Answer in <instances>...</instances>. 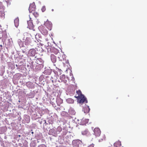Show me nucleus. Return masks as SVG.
<instances>
[{"label":"nucleus","mask_w":147,"mask_h":147,"mask_svg":"<svg viewBox=\"0 0 147 147\" xmlns=\"http://www.w3.org/2000/svg\"><path fill=\"white\" fill-rule=\"evenodd\" d=\"M88 132V129H86L82 131V134L83 135H86L87 134Z\"/></svg>","instance_id":"nucleus-18"},{"label":"nucleus","mask_w":147,"mask_h":147,"mask_svg":"<svg viewBox=\"0 0 147 147\" xmlns=\"http://www.w3.org/2000/svg\"><path fill=\"white\" fill-rule=\"evenodd\" d=\"M56 102L58 105H60L63 102V100L60 98H58L56 100Z\"/></svg>","instance_id":"nucleus-16"},{"label":"nucleus","mask_w":147,"mask_h":147,"mask_svg":"<svg viewBox=\"0 0 147 147\" xmlns=\"http://www.w3.org/2000/svg\"><path fill=\"white\" fill-rule=\"evenodd\" d=\"M66 101L67 102L69 103H73L74 102V100L71 98H68Z\"/></svg>","instance_id":"nucleus-17"},{"label":"nucleus","mask_w":147,"mask_h":147,"mask_svg":"<svg viewBox=\"0 0 147 147\" xmlns=\"http://www.w3.org/2000/svg\"><path fill=\"white\" fill-rule=\"evenodd\" d=\"M90 109L89 107L87 106H86L83 108V111L85 113H88L89 112Z\"/></svg>","instance_id":"nucleus-11"},{"label":"nucleus","mask_w":147,"mask_h":147,"mask_svg":"<svg viewBox=\"0 0 147 147\" xmlns=\"http://www.w3.org/2000/svg\"><path fill=\"white\" fill-rule=\"evenodd\" d=\"M77 99L78 103L80 104H82L84 103H87L88 102L86 98L84 95L81 96V97L77 98Z\"/></svg>","instance_id":"nucleus-1"},{"label":"nucleus","mask_w":147,"mask_h":147,"mask_svg":"<svg viewBox=\"0 0 147 147\" xmlns=\"http://www.w3.org/2000/svg\"><path fill=\"white\" fill-rule=\"evenodd\" d=\"M32 13H33V14L34 15V16H35V17H37L38 16V13L37 12H32Z\"/></svg>","instance_id":"nucleus-21"},{"label":"nucleus","mask_w":147,"mask_h":147,"mask_svg":"<svg viewBox=\"0 0 147 147\" xmlns=\"http://www.w3.org/2000/svg\"><path fill=\"white\" fill-rule=\"evenodd\" d=\"M26 85L28 87L30 88H34V84L30 82H26Z\"/></svg>","instance_id":"nucleus-8"},{"label":"nucleus","mask_w":147,"mask_h":147,"mask_svg":"<svg viewBox=\"0 0 147 147\" xmlns=\"http://www.w3.org/2000/svg\"><path fill=\"white\" fill-rule=\"evenodd\" d=\"M57 55H58V58L59 59V60L61 61H62V58L61 57V56L60 55V53L59 52L57 53Z\"/></svg>","instance_id":"nucleus-19"},{"label":"nucleus","mask_w":147,"mask_h":147,"mask_svg":"<svg viewBox=\"0 0 147 147\" xmlns=\"http://www.w3.org/2000/svg\"><path fill=\"white\" fill-rule=\"evenodd\" d=\"M88 147H94V144H92L90 145Z\"/></svg>","instance_id":"nucleus-23"},{"label":"nucleus","mask_w":147,"mask_h":147,"mask_svg":"<svg viewBox=\"0 0 147 147\" xmlns=\"http://www.w3.org/2000/svg\"><path fill=\"white\" fill-rule=\"evenodd\" d=\"M51 59L53 63H55L56 61V57L53 54H51Z\"/></svg>","instance_id":"nucleus-13"},{"label":"nucleus","mask_w":147,"mask_h":147,"mask_svg":"<svg viewBox=\"0 0 147 147\" xmlns=\"http://www.w3.org/2000/svg\"><path fill=\"white\" fill-rule=\"evenodd\" d=\"M45 146V145H43V144H42L41 145H40V147H42V146Z\"/></svg>","instance_id":"nucleus-26"},{"label":"nucleus","mask_w":147,"mask_h":147,"mask_svg":"<svg viewBox=\"0 0 147 147\" xmlns=\"http://www.w3.org/2000/svg\"><path fill=\"white\" fill-rule=\"evenodd\" d=\"M36 9V5L34 2L30 4L29 8V10L30 12H34Z\"/></svg>","instance_id":"nucleus-4"},{"label":"nucleus","mask_w":147,"mask_h":147,"mask_svg":"<svg viewBox=\"0 0 147 147\" xmlns=\"http://www.w3.org/2000/svg\"><path fill=\"white\" fill-rule=\"evenodd\" d=\"M36 54V51L34 49H30L28 51V55L31 56L33 57Z\"/></svg>","instance_id":"nucleus-6"},{"label":"nucleus","mask_w":147,"mask_h":147,"mask_svg":"<svg viewBox=\"0 0 147 147\" xmlns=\"http://www.w3.org/2000/svg\"><path fill=\"white\" fill-rule=\"evenodd\" d=\"M60 80H61L59 81V82H63L66 84L67 82V80L66 79L65 76L64 75H62L60 77Z\"/></svg>","instance_id":"nucleus-7"},{"label":"nucleus","mask_w":147,"mask_h":147,"mask_svg":"<svg viewBox=\"0 0 147 147\" xmlns=\"http://www.w3.org/2000/svg\"><path fill=\"white\" fill-rule=\"evenodd\" d=\"M44 26L48 29L51 30L52 27V23L49 21L47 20L44 24Z\"/></svg>","instance_id":"nucleus-2"},{"label":"nucleus","mask_w":147,"mask_h":147,"mask_svg":"<svg viewBox=\"0 0 147 147\" xmlns=\"http://www.w3.org/2000/svg\"><path fill=\"white\" fill-rule=\"evenodd\" d=\"M57 129L58 130L59 132H60L61 131L62 129L60 127H58L57 128Z\"/></svg>","instance_id":"nucleus-20"},{"label":"nucleus","mask_w":147,"mask_h":147,"mask_svg":"<svg viewBox=\"0 0 147 147\" xmlns=\"http://www.w3.org/2000/svg\"><path fill=\"white\" fill-rule=\"evenodd\" d=\"M31 43L30 39V38L27 37L25 41V45L28 46L30 45Z\"/></svg>","instance_id":"nucleus-10"},{"label":"nucleus","mask_w":147,"mask_h":147,"mask_svg":"<svg viewBox=\"0 0 147 147\" xmlns=\"http://www.w3.org/2000/svg\"><path fill=\"white\" fill-rule=\"evenodd\" d=\"M27 23L28 24V28L30 29H32L33 28V24L31 20H29L27 21Z\"/></svg>","instance_id":"nucleus-9"},{"label":"nucleus","mask_w":147,"mask_h":147,"mask_svg":"<svg viewBox=\"0 0 147 147\" xmlns=\"http://www.w3.org/2000/svg\"><path fill=\"white\" fill-rule=\"evenodd\" d=\"M94 134L96 137L99 136L101 134V131L99 128H95L94 129Z\"/></svg>","instance_id":"nucleus-5"},{"label":"nucleus","mask_w":147,"mask_h":147,"mask_svg":"<svg viewBox=\"0 0 147 147\" xmlns=\"http://www.w3.org/2000/svg\"><path fill=\"white\" fill-rule=\"evenodd\" d=\"M105 138H105V135H103V138L101 139L102 140H105Z\"/></svg>","instance_id":"nucleus-24"},{"label":"nucleus","mask_w":147,"mask_h":147,"mask_svg":"<svg viewBox=\"0 0 147 147\" xmlns=\"http://www.w3.org/2000/svg\"><path fill=\"white\" fill-rule=\"evenodd\" d=\"M52 11H54V9H52Z\"/></svg>","instance_id":"nucleus-27"},{"label":"nucleus","mask_w":147,"mask_h":147,"mask_svg":"<svg viewBox=\"0 0 147 147\" xmlns=\"http://www.w3.org/2000/svg\"><path fill=\"white\" fill-rule=\"evenodd\" d=\"M0 47H1V50H2V49H3V48H2V47H3V46H2V45H0Z\"/></svg>","instance_id":"nucleus-25"},{"label":"nucleus","mask_w":147,"mask_h":147,"mask_svg":"<svg viewBox=\"0 0 147 147\" xmlns=\"http://www.w3.org/2000/svg\"><path fill=\"white\" fill-rule=\"evenodd\" d=\"M33 132H32V133L33 134Z\"/></svg>","instance_id":"nucleus-28"},{"label":"nucleus","mask_w":147,"mask_h":147,"mask_svg":"<svg viewBox=\"0 0 147 147\" xmlns=\"http://www.w3.org/2000/svg\"><path fill=\"white\" fill-rule=\"evenodd\" d=\"M39 29L41 33L44 35L48 34V32L44 26H41L39 27Z\"/></svg>","instance_id":"nucleus-3"},{"label":"nucleus","mask_w":147,"mask_h":147,"mask_svg":"<svg viewBox=\"0 0 147 147\" xmlns=\"http://www.w3.org/2000/svg\"><path fill=\"white\" fill-rule=\"evenodd\" d=\"M56 131L54 129H51L49 130V134H52L53 135L57 134V133H56Z\"/></svg>","instance_id":"nucleus-14"},{"label":"nucleus","mask_w":147,"mask_h":147,"mask_svg":"<svg viewBox=\"0 0 147 147\" xmlns=\"http://www.w3.org/2000/svg\"><path fill=\"white\" fill-rule=\"evenodd\" d=\"M15 25L16 27H17L19 24V19L18 18H16L14 20Z\"/></svg>","instance_id":"nucleus-15"},{"label":"nucleus","mask_w":147,"mask_h":147,"mask_svg":"<svg viewBox=\"0 0 147 147\" xmlns=\"http://www.w3.org/2000/svg\"><path fill=\"white\" fill-rule=\"evenodd\" d=\"M76 93L78 95L77 96H75V97L77 98L81 97V96L84 95L82 94L81 91L80 90L77 91Z\"/></svg>","instance_id":"nucleus-12"},{"label":"nucleus","mask_w":147,"mask_h":147,"mask_svg":"<svg viewBox=\"0 0 147 147\" xmlns=\"http://www.w3.org/2000/svg\"><path fill=\"white\" fill-rule=\"evenodd\" d=\"M45 10L46 8L45 7H43L41 9V10L43 12L45 11Z\"/></svg>","instance_id":"nucleus-22"}]
</instances>
